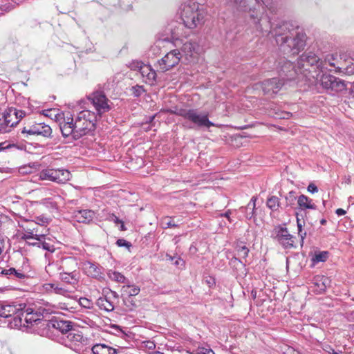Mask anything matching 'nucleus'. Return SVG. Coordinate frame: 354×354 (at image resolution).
<instances>
[{"label":"nucleus","mask_w":354,"mask_h":354,"mask_svg":"<svg viewBox=\"0 0 354 354\" xmlns=\"http://www.w3.org/2000/svg\"><path fill=\"white\" fill-rule=\"evenodd\" d=\"M41 223L34 220L25 219L19 223V226L21 229L19 232L21 239L29 242V240L34 239L37 241H41L42 239L49 234V229L47 227V221H41Z\"/></svg>","instance_id":"7ed1b4c3"},{"label":"nucleus","mask_w":354,"mask_h":354,"mask_svg":"<svg viewBox=\"0 0 354 354\" xmlns=\"http://www.w3.org/2000/svg\"><path fill=\"white\" fill-rule=\"evenodd\" d=\"M181 59V54L177 49L167 53L158 61L159 69L162 72L167 71L178 64Z\"/></svg>","instance_id":"9d476101"},{"label":"nucleus","mask_w":354,"mask_h":354,"mask_svg":"<svg viewBox=\"0 0 354 354\" xmlns=\"http://www.w3.org/2000/svg\"><path fill=\"white\" fill-rule=\"evenodd\" d=\"M26 115L27 113L25 111L10 107L5 111L3 117L5 118L6 123H7L6 126L13 127Z\"/></svg>","instance_id":"4468645a"},{"label":"nucleus","mask_w":354,"mask_h":354,"mask_svg":"<svg viewBox=\"0 0 354 354\" xmlns=\"http://www.w3.org/2000/svg\"><path fill=\"white\" fill-rule=\"evenodd\" d=\"M133 93L135 96L138 97L145 92L143 86L136 85L132 88Z\"/></svg>","instance_id":"ea45409f"},{"label":"nucleus","mask_w":354,"mask_h":354,"mask_svg":"<svg viewBox=\"0 0 354 354\" xmlns=\"http://www.w3.org/2000/svg\"><path fill=\"white\" fill-rule=\"evenodd\" d=\"M267 206L272 211L278 210L280 206V200L277 196H272L267 200Z\"/></svg>","instance_id":"2f4dec72"},{"label":"nucleus","mask_w":354,"mask_h":354,"mask_svg":"<svg viewBox=\"0 0 354 354\" xmlns=\"http://www.w3.org/2000/svg\"><path fill=\"white\" fill-rule=\"evenodd\" d=\"M80 303L82 306L88 308H89L92 305L91 301L86 298H80Z\"/></svg>","instance_id":"a18cd8bd"},{"label":"nucleus","mask_w":354,"mask_h":354,"mask_svg":"<svg viewBox=\"0 0 354 354\" xmlns=\"http://www.w3.org/2000/svg\"><path fill=\"white\" fill-rule=\"evenodd\" d=\"M66 337L68 342L75 346L84 344L87 341V339L84 337L83 333L81 331L73 328L67 334Z\"/></svg>","instance_id":"aec40b11"},{"label":"nucleus","mask_w":354,"mask_h":354,"mask_svg":"<svg viewBox=\"0 0 354 354\" xmlns=\"http://www.w3.org/2000/svg\"><path fill=\"white\" fill-rule=\"evenodd\" d=\"M206 282L209 285V287L215 286V284H216L215 279L212 277H209V279L206 280Z\"/></svg>","instance_id":"5fc2aeb1"},{"label":"nucleus","mask_w":354,"mask_h":354,"mask_svg":"<svg viewBox=\"0 0 354 354\" xmlns=\"http://www.w3.org/2000/svg\"><path fill=\"white\" fill-rule=\"evenodd\" d=\"M339 55L337 54L328 55L325 58V62L328 63L330 66L335 67L337 69V66L339 65L337 59Z\"/></svg>","instance_id":"f704fd0d"},{"label":"nucleus","mask_w":354,"mask_h":354,"mask_svg":"<svg viewBox=\"0 0 354 354\" xmlns=\"http://www.w3.org/2000/svg\"><path fill=\"white\" fill-rule=\"evenodd\" d=\"M236 250L238 255L241 258L245 259L248 256L249 249L244 245H237Z\"/></svg>","instance_id":"e433bc0d"},{"label":"nucleus","mask_w":354,"mask_h":354,"mask_svg":"<svg viewBox=\"0 0 354 354\" xmlns=\"http://www.w3.org/2000/svg\"><path fill=\"white\" fill-rule=\"evenodd\" d=\"M322 86L326 89L335 92H341L346 89L345 82L339 78L329 74L323 75L321 77Z\"/></svg>","instance_id":"ddd939ff"},{"label":"nucleus","mask_w":354,"mask_h":354,"mask_svg":"<svg viewBox=\"0 0 354 354\" xmlns=\"http://www.w3.org/2000/svg\"><path fill=\"white\" fill-rule=\"evenodd\" d=\"M297 203L299 209L301 210L307 209H314L316 208V205L313 202V200L304 194H301L298 197Z\"/></svg>","instance_id":"393cba45"},{"label":"nucleus","mask_w":354,"mask_h":354,"mask_svg":"<svg viewBox=\"0 0 354 354\" xmlns=\"http://www.w3.org/2000/svg\"><path fill=\"white\" fill-rule=\"evenodd\" d=\"M322 348L324 351L328 353L329 354H337V352H336L330 345L329 344H325L322 346Z\"/></svg>","instance_id":"de8ad7c7"},{"label":"nucleus","mask_w":354,"mask_h":354,"mask_svg":"<svg viewBox=\"0 0 354 354\" xmlns=\"http://www.w3.org/2000/svg\"><path fill=\"white\" fill-rule=\"evenodd\" d=\"M122 291L128 296H136L139 294L140 289L136 285H125L122 286Z\"/></svg>","instance_id":"7c9ffc66"},{"label":"nucleus","mask_w":354,"mask_h":354,"mask_svg":"<svg viewBox=\"0 0 354 354\" xmlns=\"http://www.w3.org/2000/svg\"><path fill=\"white\" fill-rule=\"evenodd\" d=\"M283 354H301L298 351H296L292 347H288L283 352Z\"/></svg>","instance_id":"8fccbe9b"},{"label":"nucleus","mask_w":354,"mask_h":354,"mask_svg":"<svg viewBox=\"0 0 354 354\" xmlns=\"http://www.w3.org/2000/svg\"><path fill=\"white\" fill-rule=\"evenodd\" d=\"M330 279L324 275H317L313 279L315 291L317 293L324 292L330 284Z\"/></svg>","instance_id":"6ab92c4d"},{"label":"nucleus","mask_w":354,"mask_h":354,"mask_svg":"<svg viewBox=\"0 0 354 354\" xmlns=\"http://www.w3.org/2000/svg\"><path fill=\"white\" fill-rule=\"evenodd\" d=\"M75 122V118H74L70 112H64V113L62 114V117L58 125L64 137L71 136L74 138Z\"/></svg>","instance_id":"f8f14e48"},{"label":"nucleus","mask_w":354,"mask_h":354,"mask_svg":"<svg viewBox=\"0 0 354 354\" xmlns=\"http://www.w3.org/2000/svg\"><path fill=\"white\" fill-rule=\"evenodd\" d=\"M41 180H49L59 184L65 183L71 179V172L65 169L46 168L38 174Z\"/></svg>","instance_id":"423d86ee"},{"label":"nucleus","mask_w":354,"mask_h":354,"mask_svg":"<svg viewBox=\"0 0 354 354\" xmlns=\"http://www.w3.org/2000/svg\"><path fill=\"white\" fill-rule=\"evenodd\" d=\"M53 292L55 294L66 295L68 293V291L66 289H64V288L60 287V286H59V285L55 283Z\"/></svg>","instance_id":"a19ab883"},{"label":"nucleus","mask_w":354,"mask_h":354,"mask_svg":"<svg viewBox=\"0 0 354 354\" xmlns=\"http://www.w3.org/2000/svg\"><path fill=\"white\" fill-rule=\"evenodd\" d=\"M50 324L62 334H68L73 328V324L71 322L57 318L50 320Z\"/></svg>","instance_id":"a211bd4d"},{"label":"nucleus","mask_w":354,"mask_h":354,"mask_svg":"<svg viewBox=\"0 0 354 354\" xmlns=\"http://www.w3.org/2000/svg\"><path fill=\"white\" fill-rule=\"evenodd\" d=\"M203 350H205V352H198L197 354H215L214 352L212 349H205L202 348Z\"/></svg>","instance_id":"6e6d98bb"},{"label":"nucleus","mask_w":354,"mask_h":354,"mask_svg":"<svg viewBox=\"0 0 354 354\" xmlns=\"http://www.w3.org/2000/svg\"><path fill=\"white\" fill-rule=\"evenodd\" d=\"M198 48V45L195 41H187L183 44L182 50L186 55L192 57Z\"/></svg>","instance_id":"c85d7f7f"},{"label":"nucleus","mask_w":354,"mask_h":354,"mask_svg":"<svg viewBox=\"0 0 354 354\" xmlns=\"http://www.w3.org/2000/svg\"><path fill=\"white\" fill-rule=\"evenodd\" d=\"M108 276L114 281L122 283H126V277L119 272L110 270L108 273Z\"/></svg>","instance_id":"473e14b6"},{"label":"nucleus","mask_w":354,"mask_h":354,"mask_svg":"<svg viewBox=\"0 0 354 354\" xmlns=\"http://www.w3.org/2000/svg\"><path fill=\"white\" fill-rule=\"evenodd\" d=\"M337 72H343L349 75L354 74V59L348 57L340 62L339 65L337 66Z\"/></svg>","instance_id":"4be33fe9"},{"label":"nucleus","mask_w":354,"mask_h":354,"mask_svg":"<svg viewBox=\"0 0 354 354\" xmlns=\"http://www.w3.org/2000/svg\"><path fill=\"white\" fill-rule=\"evenodd\" d=\"M319 57L313 53H304L297 60V68L299 73L308 77L312 71H315L319 63Z\"/></svg>","instance_id":"6e6552de"},{"label":"nucleus","mask_w":354,"mask_h":354,"mask_svg":"<svg viewBox=\"0 0 354 354\" xmlns=\"http://www.w3.org/2000/svg\"><path fill=\"white\" fill-rule=\"evenodd\" d=\"M64 113V111H62L58 109H44L41 111V114L46 118L51 119L55 121L57 124H59L60 119L62 117V114Z\"/></svg>","instance_id":"b1692460"},{"label":"nucleus","mask_w":354,"mask_h":354,"mask_svg":"<svg viewBox=\"0 0 354 354\" xmlns=\"http://www.w3.org/2000/svg\"><path fill=\"white\" fill-rule=\"evenodd\" d=\"M7 123H6L5 118L2 116V118H0V133H7L10 131L12 127H7Z\"/></svg>","instance_id":"4c0bfd02"},{"label":"nucleus","mask_w":354,"mask_h":354,"mask_svg":"<svg viewBox=\"0 0 354 354\" xmlns=\"http://www.w3.org/2000/svg\"><path fill=\"white\" fill-rule=\"evenodd\" d=\"M116 354H118V353L116 351Z\"/></svg>","instance_id":"774afa93"},{"label":"nucleus","mask_w":354,"mask_h":354,"mask_svg":"<svg viewBox=\"0 0 354 354\" xmlns=\"http://www.w3.org/2000/svg\"><path fill=\"white\" fill-rule=\"evenodd\" d=\"M95 117L89 111H82L75 117L74 139H79L95 129Z\"/></svg>","instance_id":"39448f33"},{"label":"nucleus","mask_w":354,"mask_h":354,"mask_svg":"<svg viewBox=\"0 0 354 354\" xmlns=\"http://www.w3.org/2000/svg\"><path fill=\"white\" fill-rule=\"evenodd\" d=\"M55 283H46L43 285V289L46 292H53L54 289H55Z\"/></svg>","instance_id":"c03bdc74"},{"label":"nucleus","mask_w":354,"mask_h":354,"mask_svg":"<svg viewBox=\"0 0 354 354\" xmlns=\"http://www.w3.org/2000/svg\"><path fill=\"white\" fill-rule=\"evenodd\" d=\"M88 99L94 106L99 115L108 112L110 109L109 100L102 91H95L91 93Z\"/></svg>","instance_id":"1a4fd4ad"},{"label":"nucleus","mask_w":354,"mask_h":354,"mask_svg":"<svg viewBox=\"0 0 354 354\" xmlns=\"http://www.w3.org/2000/svg\"><path fill=\"white\" fill-rule=\"evenodd\" d=\"M297 227H298L299 235L301 236V241H303V240L304 239V238L306 236V232H304V233L302 232V225L300 223V221L299 220V218H297Z\"/></svg>","instance_id":"49530a36"},{"label":"nucleus","mask_w":354,"mask_h":354,"mask_svg":"<svg viewBox=\"0 0 354 354\" xmlns=\"http://www.w3.org/2000/svg\"><path fill=\"white\" fill-rule=\"evenodd\" d=\"M84 270L85 273L91 277L97 278L100 276V269L95 264L91 262L84 263Z\"/></svg>","instance_id":"bb28decb"},{"label":"nucleus","mask_w":354,"mask_h":354,"mask_svg":"<svg viewBox=\"0 0 354 354\" xmlns=\"http://www.w3.org/2000/svg\"><path fill=\"white\" fill-rule=\"evenodd\" d=\"M162 223L165 225V227H176L177 225L175 224L171 218H164Z\"/></svg>","instance_id":"79ce46f5"},{"label":"nucleus","mask_w":354,"mask_h":354,"mask_svg":"<svg viewBox=\"0 0 354 354\" xmlns=\"http://www.w3.org/2000/svg\"><path fill=\"white\" fill-rule=\"evenodd\" d=\"M274 32L277 44L281 46L287 44L292 54H298L306 46V34L299 32L297 28H294L290 23H283L274 30Z\"/></svg>","instance_id":"f257e3e1"},{"label":"nucleus","mask_w":354,"mask_h":354,"mask_svg":"<svg viewBox=\"0 0 354 354\" xmlns=\"http://www.w3.org/2000/svg\"><path fill=\"white\" fill-rule=\"evenodd\" d=\"M328 258V252L326 251L320 252L318 254H316L313 257V261L314 262H325Z\"/></svg>","instance_id":"c9c22d12"},{"label":"nucleus","mask_w":354,"mask_h":354,"mask_svg":"<svg viewBox=\"0 0 354 354\" xmlns=\"http://www.w3.org/2000/svg\"><path fill=\"white\" fill-rule=\"evenodd\" d=\"M15 275L19 279H24L26 277V274L24 273L18 271L15 272Z\"/></svg>","instance_id":"13d9d810"},{"label":"nucleus","mask_w":354,"mask_h":354,"mask_svg":"<svg viewBox=\"0 0 354 354\" xmlns=\"http://www.w3.org/2000/svg\"><path fill=\"white\" fill-rule=\"evenodd\" d=\"M10 272V274H15V272L17 271L15 268H10L8 270Z\"/></svg>","instance_id":"0e129e2a"},{"label":"nucleus","mask_w":354,"mask_h":354,"mask_svg":"<svg viewBox=\"0 0 354 354\" xmlns=\"http://www.w3.org/2000/svg\"><path fill=\"white\" fill-rule=\"evenodd\" d=\"M284 84L283 80L277 77L266 80L261 84L263 92L266 94H272L278 93Z\"/></svg>","instance_id":"f3484780"},{"label":"nucleus","mask_w":354,"mask_h":354,"mask_svg":"<svg viewBox=\"0 0 354 354\" xmlns=\"http://www.w3.org/2000/svg\"><path fill=\"white\" fill-rule=\"evenodd\" d=\"M230 214H231V211L227 210L225 213H224L223 214H221V216H225V218H227L228 219V221L230 222H231Z\"/></svg>","instance_id":"bf43d9fd"},{"label":"nucleus","mask_w":354,"mask_h":354,"mask_svg":"<svg viewBox=\"0 0 354 354\" xmlns=\"http://www.w3.org/2000/svg\"><path fill=\"white\" fill-rule=\"evenodd\" d=\"M11 147V145L7 142H3L0 143V151L4 150L6 149H8Z\"/></svg>","instance_id":"3c124183"},{"label":"nucleus","mask_w":354,"mask_h":354,"mask_svg":"<svg viewBox=\"0 0 354 354\" xmlns=\"http://www.w3.org/2000/svg\"><path fill=\"white\" fill-rule=\"evenodd\" d=\"M288 205H292L296 200L295 192L290 191L288 194L285 197Z\"/></svg>","instance_id":"58836bf2"},{"label":"nucleus","mask_w":354,"mask_h":354,"mask_svg":"<svg viewBox=\"0 0 354 354\" xmlns=\"http://www.w3.org/2000/svg\"><path fill=\"white\" fill-rule=\"evenodd\" d=\"M3 247H4V241L3 239H1L0 238V254L2 252V250H3Z\"/></svg>","instance_id":"052dcab7"},{"label":"nucleus","mask_w":354,"mask_h":354,"mask_svg":"<svg viewBox=\"0 0 354 354\" xmlns=\"http://www.w3.org/2000/svg\"><path fill=\"white\" fill-rule=\"evenodd\" d=\"M95 216V212L90 209L79 210L74 213L76 221L79 223H88Z\"/></svg>","instance_id":"5701e85b"},{"label":"nucleus","mask_w":354,"mask_h":354,"mask_svg":"<svg viewBox=\"0 0 354 354\" xmlns=\"http://www.w3.org/2000/svg\"><path fill=\"white\" fill-rule=\"evenodd\" d=\"M252 0H225V5L231 8L239 11H247L249 8L248 3Z\"/></svg>","instance_id":"412c9836"},{"label":"nucleus","mask_w":354,"mask_h":354,"mask_svg":"<svg viewBox=\"0 0 354 354\" xmlns=\"http://www.w3.org/2000/svg\"><path fill=\"white\" fill-rule=\"evenodd\" d=\"M116 244L119 247H127V248H130L131 247V243L130 242L127 241L123 239H120L116 241Z\"/></svg>","instance_id":"37998d69"},{"label":"nucleus","mask_w":354,"mask_h":354,"mask_svg":"<svg viewBox=\"0 0 354 354\" xmlns=\"http://www.w3.org/2000/svg\"><path fill=\"white\" fill-rule=\"evenodd\" d=\"M131 68L138 71L143 81L149 84H153L156 80V73L149 64H145L142 62H135L131 64Z\"/></svg>","instance_id":"9b49d317"},{"label":"nucleus","mask_w":354,"mask_h":354,"mask_svg":"<svg viewBox=\"0 0 354 354\" xmlns=\"http://www.w3.org/2000/svg\"><path fill=\"white\" fill-rule=\"evenodd\" d=\"M174 114L181 116L185 120L191 122L198 127H220L221 125L213 123L209 120L208 113H200L194 109H179L173 112Z\"/></svg>","instance_id":"20e7f679"},{"label":"nucleus","mask_w":354,"mask_h":354,"mask_svg":"<svg viewBox=\"0 0 354 354\" xmlns=\"http://www.w3.org/2000/svg\"><path fill=\"white\" fill-rule=\"evenodd\" d=\"M285 67L287 68H293L292 64L289 62H286Z\"/></svg>","instance_id":"e2e57ef3"},{"label":"nucleus","mask_w":354,"mask_h":354,"mask_svg":"<svg viewBox=\"0 0 354 354\" xmlns=\"http://www.w3.org/2000/svg\"><path fill=\"white\" fill-rule=\"evenodd\" d=\"M93 354H116V350L104 344H97L92 347Z\"/></svg>","instance_id":"a878e982"},{"label":"nucleus","mask_w":354,"mask_h":354,"mask_svg":"<svg viewBox=\"0 0 354 354\" xmlns=\"http://www.w3.org/2000/svg\"><path fill=\"white\" fill-rule=\"evenodd\" d=\"M276 239L286 249L295 247L297 238L290 234L287 228L278 227L276 231Z\"/></svg>","instance_id":"2eb2a0df"},{"label":"nucleus","mask_w":354,"mask_h":354,"mask_svg":"<svg viewBox=\"0 0 354 354\" xmlns=\"http://www.w3.org/2000/svg\"><path fill=\"white\" fill-rule=\"evenodd\" d=\"M171 36L173 39H177L180 37L178 30H171Z\"/></svg>","instance_id":"603ef678"},{"label":"nucleus","mask_w":354,"mask_h":354,"mask_svg":"<svg viewBox=\"0 0 354 354\" xmlns=\"http://www.w3.org/2000/svg\"><path fill=\"white\" fill-rule=\"evenodd\" d=\"M77 274L75 272H62L60 273V279L62 281L75 285L77 283Z\"/></svg>","instance_id":"cd10ccee"},{"label":"nucleus","mask_w":354,"mask_h":354,"mask_svg":"<svg viewBox=\"0 0 354 354\" xmlns=\"http://www.w3.org/2000/svg\"><path fill=\"white\" fill-rule=\"evenodd\" d=\"M180 19L185 26L195 29L205 23V12L196 1H189L181 5Z\"/></svg>","instance_id":"f03ea898"},{"label":"nucleus","mask_w":354,"mask_h":354,"mask_svg":"<svg viewBox=\"0 0 354 354\" xmlns=\"http://www.w3.org/2000/svg\"><path fill=\"white\" fill-rule=\"evenodd\" d=\"M48 241H46V236L42 239L41 241H37L35 243L32 242H28V244L31 245H38L39 247H40V245H42L43 249L49 251L50 252H53L55 250V245L53 244V241L50 240V239H48Z\"/></svg>","instance_id":"c756f323"},{"label":"nucleus","mask_w":354,"mask_h":354,"mask_svg":"<svg viewBox=\"0 0 354 354\" xmlns=\"http://www.w3.org/2000/svg\"><path fill=\"white\" fill-rule=\"evenodd\" d=\"M335 213L338 216H343L346 214V211L342 208H338L336 209Z\"/></svg>","instance_id":"4d7b16f0"},{"label":"nucleus","mask_w":354,"mask_h":354,"mask_svg":"<svg viewBox=\"0 0 354 354\" xmlns=\"http://www.w3.org/2000/svg\"><path fill=\"white\" fill-rule=\"evenodd\" d=\"M97 304L101 308L106 311H111L113 310V305L107 300L106 297H100L97 300Z\"/></svg>","instance_id":"72a5a7b5"},{"label":"nucleus","mask_w":354,"mask_h":354,"mask_svg":"<svg viewBox=\"0 0 354 354\" xmlns=\"http://www.w3.org/2000/svg\"><path fill=\"white\" fill-rule=\"evenodd\" d=\"M110 217L115 224H119L122 220L119 219L114 214L110 215Z\"/></svg>","instance_id":"864d4df0"},{"label":"nucleus","mask_w":354,"mask_h":354,"mask_svg":"<svg viewBox=\"0 0 354 354\" xmlns=\"http://www.w3.org/2000/svg\"><path fill=\"white\" fill-rule=\"evenodd\" d=\"M25 305L22 304H9L8 302H0V317H10L20 313V315H24V313H21L24 308Z\"/></svg>","instance_id":"dca6fc26"},{"label":"nucleus","mask_w":354,"mask_h":354,"mask_svg":"<svg viewBox=\"0 0 354 354\" xmlns=\"http://www.w3.org/2000/svg\"><path fill=\"white\" fill-rule=\"evenodd\" d=\"M307 190L313 194L318 192L317 187L314 183H310L307 187Z\"/></svg>","instance_id":"09e8293b"},{"label":"nucleus","mask_w":354,"mask_h":354,"mask_svg":"<svg viewBox=\"0 0 354 354\" xmlns=\"http://www.w3.org/2000/svg\"><path fill=\"white\" fill-rule=\"evenodd\" d=\"M22 133H27L30 136H40L44 138H51L53 130L51 127L44 122H36L28 120L24 123Z\"/></svg>","instance_id":"0eeeda50"},{"label":"nucleus","mask_w":354,"mask_h":354,"mask_svg":"<svg viewBox=\"0 0 354 354\" xmlns=\"http://www.w3.org/2000/svg\"><path fill=\"white\" fill-rule=\"evenodd\" d=\"M326 220H324V219H323V220H322V221H321V223H322V224H324V223H326Z\"/></svg>","instance_id":"69168bd1"},{"label":"nucleus","mask_w":354,"mask_h":354,"mask_svg":"<svg viewBox=\"0 0 354 354\" xmlns=\"http://www.w3.org/2000/svg\"><path fill=\"white\" fill-rule=\"evenodd\" d=\"M119 224H120V230L121 231H126L127 228L124 224V222L122 221Z\"/></svg>","instance_id":"680f3d73"},{"label":"nucleus","mask_w":354,"mask_h":354,"mask_svg":"<svg viewBox=\"0 0 354 354\" xmlns=\"http://www.w3.org/2000/svg\"><path fill=\"white\" fill-rule=\"evenodd\" d=\"M340 353H342V351L337 352V354H340Z\"/></svg>","instance_id":"338daca9"}]
</instances>
